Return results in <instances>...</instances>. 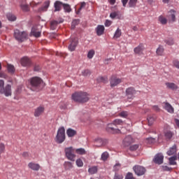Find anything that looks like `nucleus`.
<instances>
[{
	"label": "nucleus",
	"instance_id": "obj_1",
	"mask_svg": "<svg viewBox=\"0 0 179 179\" xmlns=\"http://www.w3.org/2000/svg\"><path fill=\"white\" fill-rule=\"evenodd\" d=\"M71 99L76 103H87L90 100V94L86 92L78 91L72 94Z\"/></svg>",
	"mask_w": 179,
	"mask_h": 179
},
{
	"label": "nucleus",
	"instance_id": "obj_2",
	"mask_svg": "<svg viewBox=\"0 0 179 179\" xmlns=\"http://www.w3.org/2000/svg\"><path fill=\"white\" fill-rule=\"evenodd\" d=\"M30 85L31 86V90H33V92H38V90H41V89L44 87L43 80L38 77H34L31 78Z\"/></svg>",
	"mask_w": 179,
	"mask_h": 179
},
{
	"label": "nucleus",
	"instance_id": "obj_3",
	"mask_svg": "<svg viewBox=\"0 0 179 179\" xmlns=\"http://www.w3.org/2000/svg\"><path fill=\"white\" fill-rule=\"evenodd\" d=\"M0 94H4L6 97L12 96V85L7 84L5 86V81L3 80H0Z\"/></svg>",
	"mask_w": 179,
	"mask_h": 179
},
{
	"label": "nucleus",
	"instance_id": "obj_4",
	"mask_svg": "<svg viewBox=\"0 0 179 179\" xmlns=\"http://www.w3.org/2000/svg\"><path fill=\"white\" fill-rule=\"evenodd\" d=\"M123 124H124V121H122V120L116 119L113 122V123L108 124L106 129L109 132H112V134H120L121 133V131L118 129H115L113 126L115 125V127H117V125H122Z\"/></svg>",
	"mask_w": 179,
	"mask_h": 179
},
{
	"label": "nucleus",
	"instance_id": "obj_5",
	"mask_svg": "<svg viewBox=\"0 0 179 179\" xmlns=\"http://www.w3.org/2000/svg\"><path fill=\"white\" fill-rule=\"evenodd\" d=\"M65 128L60 127L57 130V133L55 137V142L57 143H64L65 142Z\"/></svg>",
	"mask_w": 179,
	"mask_h": 179
},
{
	"label": "nucleus",
	"instance_id": "obj_6",
	"mask_svg": "<svg viewBox=\"0 0 179 179\" xmlns=\"http://www.w3.org/2000/svg\"><path fill=\"white\" fill-rule=\"evenodd\" d=\"M14 37L17 41H19V43H23V41L27 38V32L20 31L19 29H15L14 31Z\"/></svg>",
	"mask_w": 179,
	"mask_h": 179
},
{
	"label": "nucleus",
	"instance_id": "obj_7",
	"mask_svg": "<svg viewBox=\"0 0 179 179\" xmlns=\"http://www.w3.org/2000/svg\"><path fill=\"white\" fill-rule=\"evenodd\" d=\"M64 152L68 160H71V162H75V158L76 157V155H75V150H73V148H66L64 149Z\"/></svg>",
	"mask_w": 179,
	"mask_h": 179
},
{
	"label": "nucleus",
	"instance_id": "obj_8",
	"mask_svg": "<svg viewBox=\"0 0 179 179\" xmlns=\"http://www.w3.org/2000/svg\"><path fill=\"white\" fill-rule=\"evenodd\" d=\"M121 82H122L121 78H118L116 76H112L110 78V87H115V86H118Z\"/></svg>",
	"mask_w": 179,
	"mask_h": 179
},
{
	"label": "nucleus",
	"instance_id": "obj_9",
	"mask_svg": "<svg viewBox=\"0 0 179 179\" xmlns=\"http://www.w3.org/2000/svg\"><path fill=\"white\" fill-rule=\"evenodd\" d=\"M133 170L136 174V176H143V174L146 173V169L139 165H136L135 166H134Z\"/></svg>",
	"mask_w": 179,
	"mask_h": 179
},
{
	"label": "nucleus",
	"instance_id": "obj_10",
	"mask_svg": "<svg viewBox=\"0 0 179 179\" xmlns=\"http://www.w3.org/2000/svg\"><path fill=\"white\" fill-rule=\"evenodd\" d=\"M163 160H164V156L162 153L157 154L153 159L155 164H163Z\"/></svg>",
	"mask_w": 179,
	"mask_h": 179
},
{
	"label": "nucleus",
	"instance_id": "obj_11",
	"mask_svg": "<svg viewBox=\"0 0 179 179\" xmlns=\"http://www.w3.org/2000/svg\"><path fill=\"white\" fill-rule=\"evenodd\" d=\"M166 17L169 23H174L176 22V11L174 10L169 11Z\"/></svg>",
	"mask_w": 179,
	"mask_h": 179
},
{
	"label": "nucleus",
	"instance_id": "obj_12",
	"mask_svg": "<svg viewBox=\"0 0 179 179\" xmlns=\"http://www.w3.org/2000/svg\"><path fill=\"white\" fill-rule=\"evenodd\" d=\"M134 94H136V90H135V88L130 87L126 90V96H127V99H134Z\"/></svg>",
	"mask_w": 179,
	"mask_h": 179
},
{
	"label": "nucleus",
	"instance_id": "obj_13",
	"mask_svg": "<svg viewBox=\"0 0 179 179\" xmlns=\"http://www.w3.org/2000/svg\"><path fill=\"white\" fill-rule=\"evenodd\" d=\"M31 34L34 36V37L38 38V37L41 36V30L38 29V26H34L31 29Z\"/></svg>",
	"mask_w": 179,
	"mask_h": 179
},
{
	"label": "nucleus",
	"instance_id": "obj_14",
	"mask_svg": "<svg viewBox=\"0 0 179 179\" xmlns=\"http://www.w3.org/2000/svg\"><path fill=\"white\" fill-rule=\"evenodd\" d=\"M45 110V108H44V106H40L37 107L34 110V117H40V115H43V114H44Z\"/></svg>",
	"mask_w": 179,
	"mask_h": 179
},
{
	"label": "nucleus",
	"instance_id": "obj_15",
	"mask_svg": "<svg viewBox=\"0 0 179 179\" xmlns=\"http://www.w3.org/2000/svg\"><path fill=\"white\" fill-rule=\"evenodd\" d=\"M78 38H72L71 39V43L69 45V51H75L76 46L78 45Z\"/></svg>",
	"mask_w": 179,
	"mask_h": 179
},
{
	"label": "nucleus",
	"instance_id": "obj_16",
	"mask_svg": "<svg viewBox=\"0 0 179 179\" xmlns=\"http://www.w3.org/2000/svg\"><path fill=\"white\" fill-rule=\"evenodd\" d=\"M163 108H164L167 113H169V114H174V108L171 104H170V103L164 102Z\"/></svg>",
	"mask_w": 179,
	"mask_h": 179
},
{
	"label": "nucleus",
	"instance_id": "obj_17",
	"mask_svg": "<svg viewBox=\"0 0 179 179\" xmlns=\"http://www.w3.org/2000/svg\"><path fill=\"white\" fill-rule=\"evenodd\" d=\"M134 142H135V139L131 136H127L123 141V145L130 146Z\"/></svg>",
	"mask_w": 179,
	"mask_h": 179
},
{
	"label": "nucleus",
	"instance_id": "obj_18",
	"mask_svg": "<svg viewBox=\"0 0 179 179\" xmlns=\"http://www.w3.org/2000/svg\"><path fill=\"white\" fill-rule=\"evenodd\" d=\"M145 46H143V44L141 43L139 45L134 48V52L138 55H142V54H143Z\"/></svg>",
	"mask_w": 179,
	"mask_h": 179
},
{
	"label": "nucleus",
	"instance_id": "obj_19",
	"mask_svg": "<svg viewBox=\"0 0 179 179\" xmlns=\"http://www.w3.org/2000/svg\"><path fill=\"white\" fill-rule=\"evenodd\" d=\"M20 62L22 66H30L31 65V61L27 57H22Z\"/></svg>",
	"mask_w": 179,
	"mask_h": 179
},
{
	"label": "nucleus",
	"instance_id": "obj_20",
	"mask_svg": "<svg viewBox=\"0 0 179 179\" xmlns=\"http://www.w3.org/2000/svg\"><path fill=\"white\" fill-rule=\"evenodd\" d=\"M29 169L31 170H34V171H38L40 170V164L34 163V162H29L28 164Z\"/></svg>",
	"mask_w": 179,
	"mask_h": 179
},
{
	"label": "nucleus",
	"instance_id": "obj_21",
	"mask_svg": "<svg viewBox=\"0 0 179 179\" xmlns=\"http://www.w3.org/2000/svg\"><path fill=\"white\" fill-rule=\"evenodd\" d=\"M62 6H64V3L59 1H56L54 3L55 12H59Z\"/></svg>",
	"mask_w": 179,
	"mask_h": 179
},
{
	"label": "nucleus",
	"instance_id": "obj_22",
	"mask_svg": "<svg viewBox=\"0 0 179 179\" xmlns=\"http://www.w3.org/2000/svg\"><path fill=\"white\" fill-rule=\"evenodd\" d=\"M168 156H173L177 153V145L174 144L169 150L167 151Z\"/></svg>",
	"mask_w": 179,
	"mask_h": 179
},
{
	"label": "nucleus",
	"instance_id": "obj_23",
	"mask_svg": "<svg viewBox=\"0 0 179 179\" xmlns=\"http://www.w3.org/2000/svg\"><path fill=\"white\" fill-rule=\"evenodd\" d=\"M104 26L103 25H98L97 27L96 28V31L97 36H102V34H104Z\"/></svg>",
	"mask_w": 179,
	"mask_h": 179
},
{
	"label": "nucleus",
	"instance_id": "obj_24",
	"mask_svg": "<svg viewBox=\"0 0 179 179\" xmlns=\"http://www.w3.org/2000/svg\"><path fill=\"white\" fill-rule=\"evenodd\" d=\"M20 7L22 10H23V12H29L30 10V7H29V5L26 3V1H24L20 4Z\"/></svg>",
	"mask_w": 179,
	"mask_h": 179
},
{
	"label": "nucleus",
	"instance_id": "obj_25",
	"mask_svg": "<svg viewBox=\"0 0 179 179\" xmlns=\"http://www.w3.org/2000/svg\"><path fill=\"white\" fill-rule=\"evenodd\" d=\"M166 86L168 89H171V90H177V89H178V86L173 83H166Z\"/></svg>",
	"mask_w": 179,
	"mask_h": 179
},
{
	"label": "nucleus",
	"instance_id": "obj_26",
	"mask_svg": "<svg viewBox=\"0 0 179 179\" xmlns=\"http://www.w3.org/2000/svg\"><path fill=\"white\" fill-rule=\"evenodd\" d=\"M66 134L69 138H73V136H75V135H76L77 132L76 130H73V129H68L66 130Z\"/></svg>",
	"mask_w": 179,
	"mask_h": 179
},
{
	"label": "nucleus",
	"instance_id": "obj_27",
	"mask_svg": "<svg viewBox=\"0 0 179 179\" xmlns=\"http://www.w3.org/2000/svg\"><path fill=\"white\" fill-rule=\"evenodd\" d=\"M64 167L65 170H71V169H73V164L71 162H65Z\"/></svg>",
	"mask_w": 179,
	"mask_h": 179
},
{
	"label": "nucleus",
	"instance_id": "obj_28",
	"mask_svg": "<svg viewBox=\"0 0 179 179\" xmlns=\"http://www.w3.org/2000/svg\"><path fill=\"white\" fill-rule=\"evenodd\" d=\"M6 17L10 22H15L16 20V15L10 13L6 14Z\"/></svg>",
	"mask_w": 179,
	"mask_h": 179
},
{
	"label": "nucleus",
	"instance_id": "obj_29",
	"mask_svg": "<svg viewBox=\"0 0 179 179\" xmlns=\"http://www.w3.org/2000/svg\"><path fill=\"white\" fill-rule=\"evenodd\" d=\"M157 55L162 56L164 54V48L162 45H159L156 50Z\"/></svg>",
	"mask_w": 179,
	"mask_h": 179
},
{
	"label": "nucleus",
	"instance_id": "obj_30",
	"mask_svg": "<svg viewBox=\"0 0 179 179\" xmlns=\"http://www.w3.org/2000/svg\"><path fill=\"white\" fill-rule=\"evenodd\" d=\"M99 170V168L96 166H92L90 168H89L88 169V173H90V174H96V173H97Z\"/></svg>",
	"mask_w": 179,
	"mask_h": 179
},
{
	"label": "nucleus",
	"instance_id": "obj_31",
	"mask_svg": "<svg viewBox=\"0 0 179 179\" xmlns=\"http://www.w3.org/2000/svg\"><path fill=\"white\" fill-rule=\"evenodd\" d=\"M176 160H177V156L174 155L169 158V164L171 166H176L177 164V162H176Z\"/></svg>",
	"mask_w": 179,
	"mask_h": 179
},
{
	"label": "nucleus",
	"instance_id": "obj_32",
	"mask_svg": "<svg viewBox=\"0 0 179 179\" xmlns=\"http://www.w3.org/2000/svg\"><path fill=\"white\" fill-rule=\"evenodd\" d=\"M50 7V1H45L43 6L41 7V10H43V12L47 11V10L48 9V8Z\"/></svg>",
	"mask_w": 179,
	"mask_h": 179
},
{
	"label": "nucleus",
	"instance_id": "obj_33",
	"mask_svg": "<svg viewBox=\"0 0 179 179\" xmlns=\"http://www.w3.org/2000/svg\"><path fill=\"white\" fill-rule=\"evenodd\" d=\"M7 69H8V73H11V74L15 73V66L13 65L8 64Z\"/></svg>",
	"mask_w": 179,
	"mask_h": 179
},
{
	"label": "nucleus",
	"instance_id": "obj_34",
	"mask_svg": "<svg viewBox=\"0 0 179 179\" xmlns=\"http://www.w3.org/2000/svg\"><path fill=\"white\" fill-rule=\"evenodd\" d=\"M158 20L161 24H167V19L166 17H164V16H163V15H160L158 17Z\"/></svg>",
	"mask_w": 179,
	"mask_h": 179
},
{
	"label": "nucleus",
	"instance_id": "obj_35",
	"mask_svg": "<svg viewBox=\"0 0 179 179\" xmlns=\"http://www.w3.org/2000/svg\"><path fill=\"white\" fill-rule=\"evenodd\" d=\"M57 26H58V21L53 20L50 22L51 30H55V29H57Z\"/></svg>",
	"mask_w": 179,
	"mask_h": 179
},
{
	"label": "nucleus",
	"instance_id": "obj_36",
	"mask_svg": "<svg viewBox=\"0 0 179 179\" xmlns=\"http://www.w3.org/2000/svg\"><path fill=\"white\" fill-rule=\"evenodd\" d=\"M122 33L121 32V29H120V28H117V30L115 32L114 34V38H120L121 37V34Z\"/></svg>",
	"mask_w": 179,
	"mask_h": 179
},
{
	"label": "nucleus",
	"instance_id": "obj_37",
	"mask_svg": "<svg viewBox=\"0 0 179 179\" xmlns=\"http://www.w3.org/2000/svg\"><path fill=\"white\" fill-rule=\"evenodd\" d=\"M137 3H138V0H129V8H135V6H136Z\"/></svg>",
	"mask_w": 179,
	"mask_h": 179
},
{
	"label": "nucleus",
	"instance_id": "obj_38",
	"mask_svg": "<svg viewBox=\"0 0 179 179\" xmlns=\"http://www.w3.org/2000/svg\"><path fill=\"white\" fill-rule=\"evenodd\" d=\"M164 135H165V137L166 138V139H171L173 138V135H174V134H173V132H171L170 131H167L165 132Z\"/></svg>",
	"mask_w": 179,
	"mask_h": 179
},
{
	"label": "nucleus",
	"instance_id": "obj_39",
	"mask_svg": "<svg viewBox=\"0 0 179 179\" xmlns=\"http://www.w3.org/2000/svg\"><path fill=\"white\" fill-rule=\"evenodd\" d=\"M63 8H64L65 12H67L68 13H69V12H71V10H72V9L71 8V6H69V4H67V3H64Z\"/></svg>",
	"mask_w": 179,
	"mask_h": 179
},
{
	"label": "nucleus",
	"instance_id": "obj_40",
	"mask_svg": "<svg viewBox=\"0 0 179 179\" xmlns=\"http://www.w3.org/2000/svg\"><path fill=\"white\" fill-rule=\"evenodd\" d=\"M81 74L83 76H90V75H92V72L89 69H85L81 72Z\"/></svg>",
	"mask_w": 179,
	"mask_h": 179
},
{
	"label": "nucleus",
	"instance_id": "obj_41",
	"mask_svg": "<svg viewBox=\"0 0 179 179\" xmlns=\"http://www.w3.org/2000/svg\"><path fill=\"white\" fill-rule=\"evenodd\" d=\"M128 115H129L128 111H122L119 113V117H121L122 118H127Z\"/></svg>",
	"mask_w": 179,
	"mask_h": 179
},
{
	"label": "nucleus",
	"instance_id": "obj_42",
	"mask_svg": "<svg viewBox=\"0 0 179 179\" xmlns=\"http://www.w3.org/2000/svg\"><path fill=\"white\" fill-rule=\"evenodd\" d=\"M107 159H108V152H105L102 153V155L101 156V160H103V162H106V160H107Z\"/></svg>",
	"mask_w": 179,
	"mask_h": 179
},
{
	"label": "nucleus",
	"instance_id": "obj_43",
	"mask_svg": "<svg viewBox=\"0 0 179 179\" xmlns=\"http://www.w3.org/2000/svg\"><path fill=\"white\" fill-rule=\"evenodd\" d=\"M110 17L111 19H120V15H118L117 12H113L110 14Z\"/></svg>",
	"mask_w": 179,
	"mask_h": 179
},
{
	"label": "nucleus",
	"instance_id": "obj_44",
	"mask_svg": "<svg viewBox=\"0 0 179 179\" xmlns=\"http://www.w3.org/2000/svg\"><path fill=\"white\" fill-rule=\"evenodd\" d=\"M138 149H139V145L138 144H135L129 147V150H131V152H135V150H138Z\"/></svg>",
	"mask_w": 179,
	"mask_h": 179
},
{
	"label": "nucleus",
	"instance_id": "obj_45",
	"mask_svg": "<svg viewBox=\"0 0 179 179\" xmlns=\"http://www.w3.org/2000/svg\"><path fill=\"white\" fill-rule=\"evenodd\" d=\"M164 42L168 45H174V40L173 38H171L165 40Z\"/></svg>",
	"mask_w": 179,
	"mask_h": 179
},
{
	"label": "nucleus",
	"instance_id": "obj_46",
	"mask_svg": "<svg viewBox=\"0 0 179 179\" xmlns=\"http://www.w3.org/2000/svg\"><path fill=\"white\" fill-rule=\"evenodd\" d=\"M85 6H86V2H85V1L81 2L80 7L76 11L77 15H79V13H80V10H82V9H83V8H85Z\"/></svg>",
	"mask_w": 179,
	"mask_h": 179
},
{
	"label": "nucleus",
	"instance_id": "obj_47",
	"mask_svg": "<svg viewBox=\"0 0 179 179\" xmlns=\"http://www.w3.org/2000/svg\"><path fill=\"white\" fill-rule=\"evenodd\" d=\"M94 54H95L94 50H90L87 54V58H89V59H92V58L94 57Z\"/></svg>",
	"mask_w": 179,
	"mask_h": 179
},
{
	"label": "nucleus",
	"instance_id": "obj_48",
	"mask_svg": "<svg viewBox=\"0 0 179 179\" xmlns=\"http://www.w3.org/2000/svg\"><path fill=\"white\" fill-rule=\"evenodd\" d=\"M76 152L78 155H86V151L83 148H78Z\"/></svg>",
	"mask_w": 179,
	"mask_h": 179
},
{
	"label": "nucleus",
	"instance_id": "obj_49",
	"mask_svg": "<svg viewBox=\"0 0 179 179\" xmlns=\"http://www.w3.org/2000/svg\"><path fill=\"white\" fill-rule=\"evenodd\" d=\"M79 23H80V20H73V22L71 23L72 29H73L74 27H76V26H78V24H79Z\"/></svg>",
	"mask_w": 179,
	"mask_h": 179
},
{
	"label": "nucleus",
	"instance_id": "obj_50",
	"mask_svg": "<svg viewBox=\"0 0 179 179\" xmlns=\"http://www.w3.org/2000/svg\"><path fill=\"white\" fill-rule=\"evenodd\" d=\"M76 166H77L78 167H83V161H82V159H78L76 161Z\"/></svg>",
	"mask_w": 179,
	"mask_h": 179
},
{
	"label": "nucleus",
	"instance_id": "obj_51",
	"mask_svg": "<svg viewBox=\"0 0 179 179\" xmlns=\"http://www.w3.org/2000/svg\"><path fill=\"white\" fill-rule=\"evenodd\" d=\"M147 120H148L149 125H152L153 124V122H155V117H153L152 116H148Z\"/></svg>",
	"mask_w": 179,
	"mask_h": 179
},
{
	"label": "nucleus",
	"instance_id": "obj_52",
	"mask_svg": "<svg viewBox=\"0 0 179 179\" xmlns=\"http://www.w3.org/2000/svg\"><path fill=\"white\" fill-rule=\"evenodd\" d=\"M0 153H5V144L3 143H0Z\"/></svg>",
	"mask_w": 179,
	"mask_h": 179
},
{
	"label": "nucleus",
	"instance_id": "obj_53",
	"mask_svg": "<svg viewBox=\"0 0 179 179\" xmlns=\"http://www.w3.org/2000/svg\"><path fill=\"white\" fill-rule=\"evenodd\" d=\"M98 80L99 82H102V83H106V82H108V79L106 77H99Z\"/></svg>",
	"mask_w": 179,
	"mask_h": 179
},
{
	"label": "nucleus",
	"instance_id": "obj_54",
	"mask_svg": "<svg viewBox=\"0 0 179 179\" xmlns=\"http://www.w3.org/2000/svg\"><path fill=\"white\" fill-rule=\"evenodd\" d=\"M125 179H135V178H134V174H132V173H128L125 177Z\"/></svg>",
	"mask_w": 179,
	"mask_h": 179
},
{
	"label": "nucleus",
	"instance_id": "obj_55",
	"mask_svg": "<svg viewBox=\"0 0 179 179\" xmlns=\"http://www.w3.org/2000/svg\"><path fill=\"white\" fill-rule=\"evenodd\" d=\"M162 170H163V171H171V170H173V168H170L167 166H163Z\"/></svg>",
	"mask_w": 179,
	"mask_h": 179
},
{
	"label": "nucleus",
	"instance_id": "obj_56",
	"mask_svg": "<svg viewBox=\"0 0 179 179\" xmlns=\"http://www.w3.org/2000/svg\"><path fill=\"white\" fill-rule=\"evenodd\" d=\"M96 143H99V146H103V145H104V140H103L102 138L96 140Z\"/></svg>",
	"mask_w": 179,
	"mask_h": 179
},
{
	"label": "nucleus",
	"instance_id": "obj_57",
	"mask_svg": "<svg viewBox=\"0 0 179 179\" xmlns=\"http://www.w3.org/2000/svg\"><path fill=\"white\" fill-rule=\"evenodd\" d=\"M120 169H121V164H116L113 167V169L115 170V171H118Z\"/></svg>",
	"mask_w": 179,
	"mask_h": 179
},
{
	"label": "nucleus",
	"instance_id": "obj_58",
	"mask_svg": "<svg viewBox=\"0 0 179 179\" xmlns=\"http://www.w3.org/2000/svg\"><path fill=\"white\" fill-rule=\"evenodd\" d=\"M124 178V176H122L121 174L115 173L113 179H122Z\"/></svg>",
	"mask_w": 179,
	"mask_h": 179
},
{
	"label": "nucleus",
	"instance_id": "obj_59",
	"mask_svg": "<svg viewBox=\"0 0 179 179\" xmlns=\"http://www.w3.org/2000/svg\"><path fill=\"white\" fill-rule=\"evenodd\" d=\"M111 23H113V22H111L110 20H106L105 22L106 27H110V26H111Z\"/></svg>",
	"mask_w": 179,
	"mask_h": 179
},
{
	"label": "nucleus",
	"instance_id": "obj_60",
	"mask_svg": "<svg viewBox=\"0 0 179 179\" xmlns=\"http://www.w3.org/2000/svg\"><path fill=\"white\" fill-rule=\"evenodd\" d=\"M173 66H175V68H177V69H179V61H173Z\"/></svg>",
	"mask_w": 179,
	"mask_h": 179
},
{
	"label": "nucleus",
	"instance_id": "obj_61",
	"mask_svg": "<svg viewBox=\"0 0 179 179\" xmlns=\"http://www.w3.org/2000/svg\"><path fill=\"white\" fill-rule=\"evenodd\" d=\"M152 109L154 110V111H157V112L160 111V108H159L158 106H152Z\"/></svg>",
	"mask_w": 179,
	"mask_h": 179
},
{
	"label": "nucleus",
	"instance_id": "obj_62",
	"mask_svg": "<svg viewBox=\"0 0 179 179\" xmlns=\"http://www.w3.org/2000/svg\"><path fill=\"white\" fill-rule=\"evenodd\" d=\"M147 141H148V142L150 143H153V142H155V138H147Z\"/></svg>",
	"mask_w": 179,
	"mask_h": 179
},
{
	"label": "nucleus",
	"instance_id": "obj_63",
	"mask_svg": "<svg viewBox=\"0 0 179 179\" xmlns=\"http://www.w3.org/2000/svg\"><path fill=\"white\" fill-rule=\"evenodd\" d=\"M22 157H29V152H22Z\"/></svg>",
	"mask_w": 179,
	"mask_h": 179
},
{
	"label": "nucleus",
	"instance_id": "obj_64",
	"mask_svg": "<svg viewBox=\"0 0 179 179\" xmlns=\"http://www.w3.org/2000/svg\"><path fill=\"white\" fill-rule=\"evenodd\" d=\"M175 122H176L177 127L179 128V120L178 119H175Z\"/></svg>",
	"mask_w": 179,
	"mask_h": 179
}]
</instances>
